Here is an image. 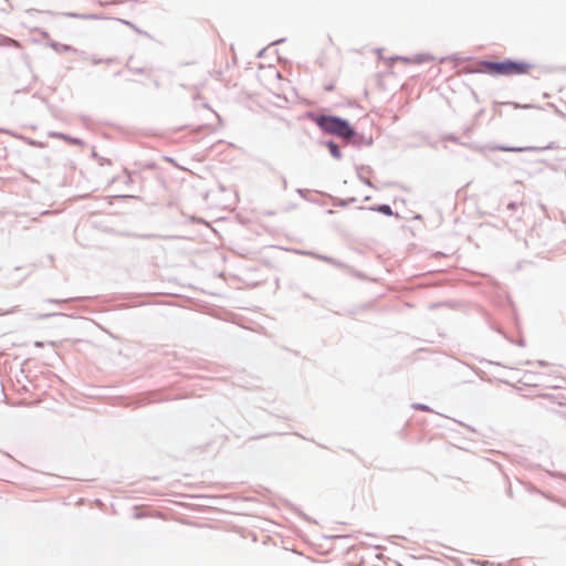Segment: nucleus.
Returning a JSON list of instances; mask_svg holds the SVG:
<instances>
[{"label":"nucleus","instance_id":"1","mask_svg":"<svg viewBox=\"0 0 566 566\" xmlns=\"http://www.w3.org/2000/svg\"><path fill=\"white\" fill-rule=\"evenodd\" d=\"M533 65L524 61L505 60L502 62L482 61L478 64V72L493 76H514L527 74Z\"/></svg>","mask_w":566,"mask_h":566},{"label":"nucleus","instance_id":"2","mask_svg":"<svg viewBox=\"0 0 566 566\" xmlns=\"http://www.w3.org/2000/svg\"><path fill=\"white\" fill-rule=\"evenodd\" d=\"M314 122L325 133L335 135L344 139H349L355 134L354 129L348 124V122L336 116L321 115L314 117Z\"/></svg>","mask_w":566,"mask_h":566},{"label":"nucleus","instance_id":"3","mask_svg":"<svg viewBox=\"0 0 566 566\" xmlns=\"http://www.w3.org/2000/svg\"><path fill=\"white\" fill-rule=\"evenodd\" d=\"M327 147L333 157L340 158L342 154H340L339 147L335 143L329 142L327 144Z\"/></svg>","mask_w":566,"mask_h":566},{"label":"nucleus","instance_id":"4","mask_svg":"<svg viewBox=\"0 0 566 566\" xmlns=\"http://www.w3.org/2000/svg\"><path fill=\"white\" fill-rule=\"evenodd\" d=\"M503 151H525L528 150V147H500Z\"/></svg>","mask_w":566,"mask_h":566},{"label":"nucleus","instance_id":"5","mask_svg":"<svg viewBox=\"0 0 566 566\" xmlns=\"http://www.w3.org/2000/svg\"><path fill=\"white\" fill-rule=\"evenodd\" d=\"M379 210L386 214H391V209L389 206H381Z\"/></svg>","mask_w":566,"mask_h":566},{"label":"nucleus","instance_id":"6","mask_svg":"<svg viewBox=\"0 0 566 566\" xmlns=\"http://www.w3.org/2000/svg\"><path fill=\"white\" fill-rule=\"evenodd\" d=\"M418 408L421 409V410H428V408L424 407L423 405H420Z\"/></svg>","mask_w":566,"mask_h":566}]
</instances>
